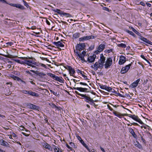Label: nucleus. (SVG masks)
Returning a JSON list of instances; mask_svg holds the SVG:
<instances>
[{"label": "nucleus", "mask_w": 152, "mask_h": 152, "mask_svg": "<svg viewBox=\"0 0 152 152\" xmlns=\"http://www.w3.org/2000/svg\"><path fill=\"white\" fill-rule=\"evenodd\" d=\"M140 78L137 79L130 85L129 87L131 88L136 87L139 84V82L140 81Z\"/></svg>", "instance_id": "nucleus-10"}, {"label": "nucleus", "mask_w": 152, "mask_h": 152, "mask_svg": "<svg viewBox=\"0 0 152 152\" xmlns=\"http://www.w3.org/2000/svg\"><path fill=\"white\" fill-rule=\"evenodd\" d=\"M80 143L83 145V146H84L85 147V148L87 149L88 150V151L89 152H91V151H90V150L89 149L88 146L85 143L84 141H83V140H80Z\"/></svg>", "instance_id": "nucleus-30"}, {"label": "nucleus", "mask_w": 152, "mask_h": 152, "mask_svg": "<svg viewBox=\"0 0 152 152\" xmlns=\"http://www.w3.org/2000/svg\"><path fill=\"white\" fill-rule=\"evenodd\" d=\"M133 63L131 62L130 64L126 65L124 67H123L121 69V73L122 74H124L126 72L130 69Z\"/></svg>", "instance_id": "nucleus-7"}, {"label": "nucleus", "mask_w": 152, "mask_h": 152, "mask_svg": "<svg viewBox=\"0 0 152 152\" xmlns=\"http://www.w3.org/2000/svg\"><path fill=\"white\" fill-rule=\"evenodd\" d=\"M111 91H112V92L113 93L117 94V96H119L122 97H125L124 96L122 95L121 94H120L119 93H117V91H115V90H114V89H112V90H111Z\"/></svg>", "instance_id": "nucleus-29"}, {"label": "nucleus", "mask_w": 152, "mask_h": 152, "mask_svg": "<svg viewBox=\"0 0 152 152\" xmlns=\"http://www.w3.org/2000/svg\"><path fill=\"white\" fill-rule=\"evenodd\" d=\"M92 54H91V55H92ZM96 57V56L95 54H92V55H91L88 57L87 61L89 63H92L95 61Z\"/></svg>", "instance_id": "nucleus-9"}, {"label": "nucleus", "mask_w": 152, "mask_h": 152, "mask_svg": "<svg viewBox=\"0 0 152 152\" xmlns=\"http://www.w3.org/2000/svg\"><path fill=\"white\" fill-rule=\"evenodd\" d=\"M124 31L129 34L130 35H132L134 37H136V35L134 34L131 31H129L127 29H125L124 30Z\"/></svg>", "instance_id": "nucleus-27"}, {"label": "nucleus", "mask_w": 152, "mask_h": 152, "mask_svg": "<svg viewBox=\"0 0 152 152\" xmlns=\"http://www.w3.org/2000/svg\"><path fill=\"white\" fill-rule=\"evenodd\" d=\"M102 9L104 10L107 11L109 12H110L111 11V10H109L108 8L106 7H103Z\"/></svg>", "instance_id": "nucleus-47"}, {"label": "nucleus", "mask_w": 152, "mask_h": 152, "mask_svg": "<svg viewBox=\"0 0 152 152\" xmlns=\"http://www.w3.org/2000/svg\"><path fill=\"white\" fill-rule=\"evenodd\" d=\"M28 94L33 96H35L36 97H38L39 96V94H38L31 91H29V93Z\"/></svg>", "instance_id": "nucleus-28"}, {"label": "nucleus", "mask_w": 152, "mask_h": 152, "mask_svg": "<svg viewBox=\"0 0 152 152\" xmlns=\"http://www.w3.org/2000/svg\"><path fill=\"white\" fill-rule=\"evenodd\" d=\"M128 130L129 132L132 134L133 137L134 138L137 139V136L135 133L133 129L131 128H129Z\"/></svg>", "instance_id": "nucleus-21"}, {"label": "nucleus", "mask_w": 152, "mask_h": 152, "mask_svg": "<svg viewBox=\"0 0 152 152\" xmlns=\"http://www.w3.org/2000/svg\"><path fill=\"white\" fill-rule=\"evenodd\" d=\"M143 125H144L141 126V128L142 129L144 128L145 129H147L148 130H149L151 129L150 127L144 123Z\"/></svg>", "instance_id": "nucleus-35"}, {"label": "nucleus", "mask_w": 152, "mask_h": 152, "mask_svg": "<svg viewBox=\"0 0 152 152\" xmlns=\"http://www.w3.org/2000/svg\"><path fill=\"white\" fill-rule=\"evenodd\" d=\"M0 2H1L3 4H6L10 5V4L7 3L5 0H0Z\"/></svg>", "instance_id": "nucleus-56"}, {"label": "nucleus", "mask_w": 152, "mask_h": 152, "mask_svg": "<svg viewBox=\"0 0 152 152\" xmlns=\"http://www.w3.org/2000/svg\"><path fill=\"white\" fill-rule=\"evenodd\" d=\"M21 59L23 60H24V61H20L19 60H16V61H17V62L18 63H20L21 64H23L24 65L26 64V60L28 59V58L27 57H21Z\"/></svg>", "instance_id": "nucleus-22"}, {"label": "nucleus", "mask_w": 152, "mask_h": 152, "mask_svg": "<svg viewBox=\"0 0 152 152\" xmlns=\"http://www.w3.org/2000/svg\"><path fill=\"white\" fill-rule=\"evenodd\" d=\"M34 61H32L31 59V60H26V64L27 65L32 66V67H34L36 69L37 68L36 66H35L34 65L32 64H33V62H34Z\"/></svg>", "instance_id": "nucleus-14"}, {"label": "nucleus", "mask_w": 152, "mask_h": 152, "mask_svg": "<svg viewBox=\"0 0 152 152\" xmlns=\"http://www.w3.org/2000/svg\"><path fill=\"white\" fill-rule=\"evenodd\" d=\"M79 83L80 85L88 86V87L90 88V87L88 86L86 83L80 82V83H77V84H79Z\"/></svg>", "instance_id": "nucleus-54"}, {"label": "nucleus", "mask_w": 152, "mask_h": 152, "mask_svg": "<svg viewBox=\"0 0 152 152\" xmlns=\"http://www.w3.org/2000/svg\"><path fill=\"white\" fill-rule=\"evenodd\" d=\"M113 113L116 116H117L119 118H121L122 117L121 116V114L120 115L119 114H118L117 113H116V112L114 111L113 112Z\"/></svg>", "instance_id": "nucleus-46"}, {"label": "nucleus", "mask_w": 152, "mask_h": 152, "mask_svg": "<svg viewBox=\"0 0 152 152\" xmlns=\"http://www.w3.org/2000/svg\"><path fill=\"white\" fill-rule=\"evenodd\" d=\"M104 64L101 63V62L98 61L97 62H96L93 65H91V67L94 69L95 71H96L98 68L102 69L104 66Z\"/></svg>", "instance_id": "nucleus-2"}, {"label": "nucleus", "mask_w": 152, "mask_h": 152, "mask_svg": "<svg viewBox=\"0 0 152 152\" xmlns=\"http://www.w3.org/2000/svg\"><path fill=\"white\" fill-rule=\"evenodd\" d=\"M52 151L54 150V152H62V150L59 149L58 147L56 145H52Z\"/></svg>", "instance_id": "nucleus-19"}, {"label": "nucleus", "mask_w": 152, "mask_h": 152, "mask_svg": "<svg viewBox=\"0 0 152 152\" xmlns=\"http://www.w3.org/2000/svg\"><path fill=\"white\" fill-rule=\"evenodd\" d=\"M33 107L32 108V109L35 110H38L39 108V107L38 106H37L36 105H34L33 104V105L32 106Z\"/></svg>", "instance_id": "nucleus-45"}, {"label": "nucleus", "mask_w": 152, "mask_h": 152, "mask_svg": "<svg viewBox=\"0 0 152 152\" xmlns=\"http://www.w3.org/2000/svg\"><path fill=\"white\" fill-rule=\"evenodd\" d=\"M0 144L1 145L6 147H8L9 145V144L7 142L2 139L0 140Z\"/></svg>", "instance_id": "nucleus-23"}, {"label": "nucleus", "mask_w": 152, "mask_h": 152, "mask_svg": "<svg viewBox=\"0 0 152 152\" xmlns=\"http://www.w3.org/2000/svg\"><path fill=\"white\" fill-rule=\"evenodd\" d=\"M86 46L84 43H79L77 44L75 46V49L76 50L81 51L86 47Z\"/></svg>", "instance_id": "nucleus-6"}, {"label": "nucleus", "mask_w": 152, "mask_h": 152, "mask_svg": "<svg viewBox=\"0 0 152 152\" xmlns=\"http://www.w3.org/2000/svg\"><path fill=\"white\" fill-rule=\"evenodd\" d=\"M78 55V57L80 58V60L81 61H83V62H86L87 61H86L84 58L83 56H82V55Z\"/></svg>", "instance_id": "nucleus-41"}, {"label": "nucleus", "mask_w": 152, "mask_h": 152, "mask_svg": "<svg viewBox=\"0 0 152 152\" xmlns=\"http://www.w3.org/2000/svg\"><path fill=\"white\" fill-rule=\"evenodd\" d=\"M10 6L16 7L21 10H23L25 9V7L23 5H21L20 4H10Z\"/></svg>", "instance_id": "nucleus-11"}, {"label": "nucleus", "mask_w": 152, "mask_h": 152, "mask_svg": "<svg viewBox=\"0 0 152 152\" xmlns=\"http://www.w3.org/2000/svg\"><path fill=\"white\" fill-rule=\"evenodd\" d=\"M80 34L79 33H76L73 34V37L75 39H76L80 36Z\"/></svg>", "instance_id": "nucleus-34"}, {"label": "nucleus", "mask_w": 152, "mask_h": 152, "mask_svg": "<svg viewBox=\"0 0 152 152\" xmlns=\"http://www.w3.org/2000/svg\"><path fill=\"white\" fill-rule=\"evenodd\" d=\"M49 105H50L53 108H55L56 105L53 103H49Z\"/></svg>", "instance_id": "nucleus-48"}, {"label": "nucleus", "mask_w": 152, "mask_h": 152, "mask_svg": "<svg viewBox=\"0 0 152 152\" xmlns=\"http://www.w3.org/2000/svg\"><path fill=\"white\" fill-rule=\"evenodd\" d=\"M16 21L15 20H14L10 19V26L11 25L13 26L14 24H15V23H16Z\"/></svg>", "instance_id": "nucleus-52"}, {"label": "nucleus", "mask_w": 152, "mask_h": 152, "mask_svg": "<svg viewBox=\"0 0 152 152\" xmlns=\"http://www.w3.org/2000/svg\"><path fill=\"white\" fill-rule=\"evenodd\" d=\"M33 64L38 66H39L40 65V63H37L35 61L33 62Z\"/></svg>", "instance_id": "nucleus-58"}, {"label": "nucleus", "mask_w": 152, "mask_h": 152, "mask_svg": "<svg viewBox=\"0 0 152 152\" xmlns=\"http://www.w3.org/2000/svg\"><path fill=\"white\" fill-rule=\"evenodd\" d=\"M81 54H82V56H83V57H84V56L86 55V52L85 51H83L82 52V53H81Z\"/></svg>", "instance_id": "nucleus-60"}, {"label": "nucleus", "mask_w": 152, "mask_h": 152, "mask_svg": "<svg viewBox=\"0 0 152 152\" xmlns=\"http://www.w3.org/2000/svg\"><path fill=\"white\" fill-rule=\"evenodd\" d=\"M65 16L67 17H70L72 16L69 13L64 12L63 11H62L61 14V16Z\"/></svg>", "instance_id": "nucleus-33"}, {"label": "nucleus", "mask_w": 152, "mask_h": 152, "mask_svg": "<svg viewBox=\"0 0 152 152\" xmlns=\"http://www.w3.org/2000/svg\"><path fill=\"white\" fill-rule=\"evenodd\" d=\"M75 93L77 94L80 96V97H79L80 98V97H82L83 96L82 95H83V94H80L79 92H78L77 91H75Z\"/></svg>", "instance_id": "nucleus-59"}, {"label": "nucleus", "mask_w": 152, "mask_h": 152, "mask_svg": "<svg viewBox=\"0 0 152 152\" xmlns=\"http://www.w3.org/2000/svg\"><path fill=\"white\" fill-rule=\"evenodd\" d=\"M105 90L108 92H110V91L112 90V88L110 87L107 86H106V87H105Z\"/></svg>", "instance_id": "nucleus-44"}, {"label": "nucleus", "mask_w": 152, "mask_h": 152, "mask_svg": "<svg viewBox=\"0 0 152 152\" xmlns=\"http://www.w3.org/2000/svg\"><path fill=\"white\" fill-rule=\"evenodd\" d=\"M131 29H132V30L136 34L139 36V37L141 35V34L138 31H137L134 28L131 27Z\"/></svg>", "instance_id": "nucleus-32"}, {"label": "nucleus", "mask_w": 152, "mask_h": 152, "mask_svg": "<svg viewBox=\"0 0 152 152\" xmlns=\"http://www.w3.org/2000/svg\"><path fill=\"white\" fill-rule=\"evenodd\" d=\"M90 105H93L95 107H96L97 106L94 103V101L92 99L90 101L89 103Z\"/></svg>", "instance_id": "nucleus-39"}, {"label": "nucleus", "mask_w": 152, "mask_h": 152, "mask_svg": "<svg viewBox=\"0 0 152 152\" xmlns=\"http://www.w3.org/2000/svg\"><path fill=\"white\" fill-rule=\"evenodd\" d=\"M36 74L37 75H38L39 77H42V76H45L46 75V74L44 73L41 72H37V73H36Z\"/></svg>", "instance_id": "nucleus-37"}, {"label": "nucleus", "mask_w": 152, "mask_h": 152, "mask_svg": "<svg viewBox=\"0 0 152 152\" xmlns=\"http://www.w3.org/2000/svg\"><path fill=\"white\" fill-rule=\"evenodd\" d=\"M43 145L45 148L48 149L49 151H52V145H50L46 142H44Z\"/></svg>", "instance_id": "nucleus-18"}, {"label": "nucleus", "mask_w": 152, "mask_h": 152, "mask_svg": "<svg viewBox=\"0 0 152 152\" xmlns=\"http://www.w3.org/2000/svg\"><path fill=\"white\" fill-rule=\"evenodd\" d=\"M17 57V56L14 54V53H11V52H10V59L12 57L14 58Z\"/></svg>", "instance_id": "nucleus-50"}, {"label": "nucleus", "mask_w": 152, "mask_h": 152, "mask_svg": "<svg viewBox=\"0 0 152 152\" xmlns=\"http://www.w3.org/2000/svg\"><path fill=\"white\" fill-rule=\"evenodd\" d=\"M17 57L12 58L10 59V63H13V62H17L16 60H18V59H16Z\"/></svg>", "instance_id": "nucleus-36"}, {"label": "nucleus", "mask_w": 152, "mask_h": 152, "mask_svg": "<svg viewBox=\"0 0 152 152\" xmlns=\"http://www.w3.org/2000/svg\"><path fill=\"white\" fill-rule=\"evenodd\" d=\"M89 39H94L95 38H96V37H95L94 36L91 35V36H88Z\"/></svg>", "instance_id": "nucleus-61"}, {"label": "nucleus", "mask_w": 152, "mask_h": 152, "mask_svg": "<svg viewBox=\"0 0 152 152\" xmlns=\"http://www.w3.org/2000/svg\"><path fill=\"white\" fill-rule=\"evenodd\" d=\"M52 10L55 12H56L58 14H60L61 16V14L62 13V11H61L60 9H52Z\"/></svg>", "instance_id": "nucleus-31"}, {"label": "nucleus", "mask_w": 152, "mask_h": 152, "mask_svg": "<svg viewBox=\"0 0 152 152\" xmlns=\"http://www.w3.org/2000/svg\"><path fill=\"white\" fill-rule=\"evenodd\" d=\"M104 67L105 68L107 69L110 68L113 64L112 57H109L107 58V60L105 62Z\"/></svg>", "instance_id": "nucleus-3"}, {"label": "nucleus", "mask_w": 152, "mask_h": 152, "mask_svg": "<svg viewBox=\"0 0 152 152\" xmlns=\"http://www.w3.org/2000/svg\"><path fill=\"white\" fill-rule=\"evenodd\" d=\"M113 50V49H110V50H106L105 51V52H106V53H109L110 52H112Z\"/></svg>", "instance_id": "nucleus-57"}, {"label": "nucleus", "mask_w": 152, "mask_h": 152, "mask_svg": "<svg viewBox=\"0 0 152 152\" xmlns=\"http://www.w3.org/2000/svg\"><path fill=\"white\" fill-rule=\"evenodd\" d=\"M98 84L99 85V86L100 87V88L101 89H105V87H106V85H101V84L100 83H99Z\"/></svg>", "instance_id": "nucleus-51"}, {"label": "nucleus", "mask_w": 152, "mask_h": 152, "mask_svg": "<svg viewBox=\"0 0 152 152\" xmlns=\"http://www.w3.org/2000/svg\"><path fill=\"white\" fill-rule=\"evenodd\" d=\"M18 136L13 132L12 129H10V139L13 140H11L12 142H16L18 140Z\"/></svg>", "instance_id": "nucleus-5"}, {"label": "nucleus", "mask_w": 152, "mask_h": 152, "mask_svg": "<svg viewBox=\"0 0 152 152\" xmlns=\"http://www.w3.org/2000/svg\"><path fill=\"white\" fill-rule=\"evenodd\" d=\"M23 2L24 5L26 6L27 8H28L29 7V5L28 4L27 2H26L25 1L23 0Z\"/></svg>", "instance_id": "nucleus-55"}, {"label": "nucleus", "mask_w": 152, "mask_h": 152, "mask_svg": "<svg viewBox=\"0 0 152 152\" xmlns=\"http://www.w3.org/2000/svg\"><path fill=\"white\" fill-rule=\"evenodd\" d=\"M94 44H93L90 47H89L88 50L89 51L92 50L94 49Z\"/></svg>", "instance_id": "nucleus-43"}, {"label": "nucleus", "mask_w": 152, "mask_h": 152, "mask_svg": "<svg viewBox=\"0 0 152 152\" xmlns=\"http://www.w3.org/2000/svg\"><path fill=\"white\" fill-rule=\"evenodd\" d=\"M0 59L4 61H8V62H10V61H9V59L7 58H4L0 56Z\"/></svg>", "instance_id": "nucleus-53"}, {"label": "nucleus", "mask_w": 152, "mask_h": 152, "mask_svg": "<svg viewBox=\"0 0 152 152\" xmlns=\"http://www.w3.org/2000/svg\"><path fill=\"white\" fill-rule=\"evenodd\" d=\"M50 91L51 93H52L55 96H56L57 95V92H56L52 90H50Z\"/></svg>", "instance_id": "nucleus-62"}, {"label": "nucleus", "mask_w": 152, "mask_h": 152, "mask_svg": "<svg viewBox=\"0 0 152 152\" xmlns=\"http://www.w3.org/2000/svg\"><path fill=\"white\" fill-rule=\"evenodd\" d=\"M133 116V117H132V119L141 124H144V123L137 116H136L135 115H134Z\"/></svg>", "instance_id": "nucleus-15"}, {"label": "nucleus", "mask_w": 152, "mask_h": 152, "mask_svg": "<svg viewBox=\"0 0 152 152\" xmlns=\"http://www.w3.org/2000/svg\"><path fill=\"white\" fill-rule=\"evenodd\" d=\"M65 64H61V65H63L64 67L66 69L68 70L69 72V74L71 76L75 78H77L76 76L74 75L75 73V69L72 68L70 66L66 65V66H64V65Z\"/></svg>", "instance_id": "nucleus-1"}, {"label": "nucleus", "mask_w": 152, "mask_h": 152, "mask_svg": "<svg viewBox=\"0 0 152 152\" xmlns=\"http://www.w3.org/2000/svg\"><path fill=\"white\" fill-rule=\"evenodd\" d=\"M10 77L12 78L13 79L15 80H16L18 81H20L21 83L24 84H25V82L22 80L21 78L18 77V76L14 75H13L10 74Z\"/></svg>", "instance_id": "nucleus-12"}, {"label": "nucleus", "mask_w": 152, "mask_h": 152, "mask_svg": "<svg viewBox=\"0 0 152 152\" xmlns=\"http://www.w3.org/2000/svg\"><path fill=\"white\" fill-rule=\"evenodd\" d=\"M89 40L88 36H84L81 37L79 39V41H83L85 40Z\"/></svg>", "instance_id": "nucleus-25"}, {"label": "nucleus", "mask_w": 152, "mask_h": 152, "mask_svg": "<svg viewBox=\"0 0 152 152\" xmlns=\"http://www.w3.org/2000/svg\"><path fill=\"white\" fill-rule=\"evenodd\" d=\"M126 57L124 56L121 55L120 56L118 62L119 64L120 65L124 64L126 62Z\"/></svg>", "instance_id": "nucleus-13"}, {"label": "nucleus", "mask_w": 152, "mask_h": 152, "mask_svg": "<svg viewBox=\"0 0 152 152\" xmlns=\"http://www.w3.org/2000/svg\"><path fill=\"white\" fill-rule=\"evenodd\" d=\"M23 93L25 94H29V91L24 90L23 91Z\"/></svg>", "instance_id": "nucleus-63"}, {"label": "nucleus", "mask_w": 152, "mask_h": 152, "mask_svg": "<svg viewBox=\"0 0 152 152\" xmlns=\"http://www.w3.org/2000/svg\"><path fill=\"white\" fill-rule=\"evenodd\" d=\"M105 47V45L103 44H100L97 48V49L101 52L103 51Z\"/></svg>", "instance_id": "nucleus-24"}, {"label": "nucleus", "mask_w": 152, "mask_h": 152, "mask_svg": "<svg viewBox=\"0 0 152 152\" xmlns=\"http://www.w3.org/2000/svg\"><path fill=\"white\" fill-rule=\"evenodd\" d=\"M139 39L140 40L143 41V42H145V40H146L147 38L143 37V36L141 35L140 37H139Z\"/></svg>", "instance_id": "nucleus-49"}, {"label": "nucleus", "mask_w": 152, "mask_h": 152, "mask_svg": "<svg viewBox=\"0 0 152 152\" xmlns=\"http://www.w3.org/2000/svg\"><path fill=\"white\" fill-rule=\"evenodd\" d=\"M118 46L119 47H121L123 48H124L126 47V45L122 43L120 44H118Z\"/></svg>", "instance_id": "nucleus-40"}, {"label": "nucleus", "mask_w": 152, "mask_h": 152, "mask_svg": "<svg viewBox=\"0 0 152 152\" xmlns=\"http://www.w3.org/2000/svg\"><path fill=\"white\" fill-rule=\"evenodd\" d=\"M47 75L53 78V79L59 81L61 83H64V80L61 79L58 76L53 74L51 73H47Z\"/></svg>", "instance_id": "nucleus-4"}, {"label": "nucleus", "mask_w": 152, "mask_h": 152, "mask_svg": "<svg viewBox=\"0 0 152 152\" xmlns=\"http://www.w3.org/2000/svg\"><path fill=\"white\" fill-rule=\"evenodd\" d=\"M106 57L104 56L102 53L100 55L99 59L98 61V62H101V63H104L106 60Z\"/></svg>", "instance_id": "nucleus-20"}, {"label": "nucleus", "mask_w": 152, "mask_h": 152, "mask_svg": "<svg viewBox=\"0 0 152 152\" xmlns=\"http://www.w3.org/2000/svg\"><path fill=\"white\" fill-rule=\"evenodd\" d=\"M135 145L140 149L142 148V146L141 145L139 142L138 141H136V143L135 144Z\"/></svg>", "instance_id": "nucleus-38"}, {"label": "nucleus", "mask_w": 152, "mask_h": 152, "mask_svg": "<svg viewBox=\"0 0 152 152\" xmlns=\"http://www.w3.org/2000/svg\"><path fill=\"white\" fill-rule=\"evenodd\" d=\"M13 68V67H12L11 66H10V71L11 70V73H13L15 75H20V73L19 72L17 71H13L12 69Z\"/></svg>", "instance_id": "nucleus-26"}, {"label": "nucleus", "mask_w": 152, "mask_h": 152, "mask_svg": "<svg viewBox=\"0 0 152 152\" xmlns=\"http://www.w3.org/2000/svg\"><path fill=\"white\" fill-rule=\"evenodd\" d=\"M73 89L75 90H76L80 92H88V89L86 88H83L82 87H73Z\"/></svg>", "instance_id": "nucleus-16"}, {"label": "nucleus", "mask_w": 152, "mask_h": 152, "mask_svg": "<svg viewBox=\"0 0 152 152\" xmlns=\"http://www.w3.org/2000/svg\"><path fill=\"white\" fill-rule=\"evenodd\" d=\"M107 107L111 111H112L113 110V109L109 105L107 104Z\"/></svg>", "instance_id": "nucleus-64"}, {"label": "nucleus", "mask_w": 152, "mask_h": 152, "mask_svg": "<svg viewBox=\"0 0 152 152\" xmlns=\"http://www.w3.org/2000/svg\"><path fill=\"white\" fill-rule=\"evenodd\" d=\"M27 107L29 109H32L33 104L30 103H26V104Z\"/></svg>", "instance_id": "nucleus-42"}, {"label": "nucleus", "mask_w": 152, "mask_h": 152, "mask_svg": "<svg viewBox=\"0 0 152 152\" xmlns=\"http://www.w3.org/2000/svg\"><path fill=\"white\" fill-rule=\"evenodd\" d=\"M82 96V97H80V98L81 99H84V101L86 102L89 103L92 99L90 97V96L88 94H83Z\"/></svg>", "instance_id": "nucleus-8"}, {"label": "nucleus", "mask_w": 152, "mask_h": 152, "mask_svg": "<svg viewBox=\"0 0 152 152\" xmlns=\"http://www.w3.org/2000/svg\"><path fill=\"white\" fill-rule=\"evenodd\" d=\"M54 45H55L57 47H64V45L61 43V41H59L57 42H52V43Z\"/></svg>", "instance_id": "nucleus-17"}]
</instances>
